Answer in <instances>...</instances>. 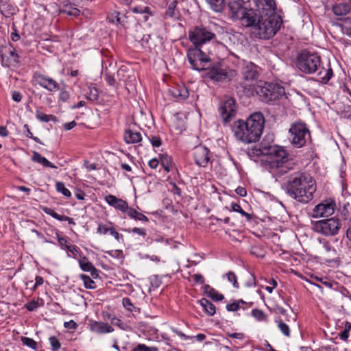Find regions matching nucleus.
Wrapping results in <instances>:
<instances>
[{"mask_svg":"<svg viewBox=\"0 0 351 351\" xmlns=\"http://www.w3.org/2000/svg\"><path fill=\"white\" fill-rule=\"evenodd\" d=\"M286 189L288 194L297 202L307 204L313 199L317 190L313 177L306 173L296 172L290 175Z\"/></svg>","mask_w":351,"mask_h":351,"instance_id":"f257e3e1","label":"nucleus"},{"mask_svg":"<svg viewBox=\"0 0 351 351\" xmlns=\"http://www.w3.org/2000/svg\"><path fill=\"white\" fill-rule=\"evenodd\" d=\"M297 66L304 73H316L317 80L324 84H326L333 76L330 64L322 63L320 56L315 52L302 51L298 57Z\"/></svg>","mask_w":351,"mask_h":351,"instance_id":"f03ea898","label":"nucleus"},{"mask_svg":"<svg viewBox=\"0 0 351 351\" xmlns=\"http://www.w3.org/2000/svg\"><path fill=\"white\" fill-rule=\"evenodd\" d=\"M265 119L261 112L251 114L247 119L236 121L232 125V132L235 137L245 143L258 141L263 133Z\"/></svg>","mask_w":351,"mask_h":351,"instance_id":"7ed1b4c3","label":"nucleus"},{"mask_svg":"<svg viewBox=\"0 0 351 351\" xmlns=\"http://www.w3.org/2000/svg\"><path fill=\"white\" fill-rule=\"evenodd\" d=\"M215 37L214 33L206 28L199 27V71H207L203 77H206L215 82H219L226 78V74L221 69L213 66L212 60L209 56V51H204V45L210 42Z\"/></svg>","mask_w":351,"mask_h":351,"instance_id":"20e7f679","label":"nucleus"},{"mask_svg":"<svg viewBox=\"0 0 351 351\" xmlns=\"http://www.w3.org/2000/svg\"><path fill=\"white\" fill-rule=\"evenodd\" d=\"M280 25L281 21L277 14L260 15L252 33L259 38L269 39L276 34Z\"/></svg>","mask_w":351,"mask_h":351,"instance_id":"39448f33","label":"nucleus"},{"mask_svg":"<svg viewBox=\"0 0 351 351\" xmlns=\"http://www.w3.org/2000/svg\"><path fill=\"white\" fill-rule=\"evenodd\" d=\"M287 160V152L282 147L274 145L268 147L263 161L268 168L274 169L282 167Z\"/></svg>","mask_w":351,"mask_h":351,"instance_id":"423d86ee","label":"nucleus"},{"mask_svg":"<svg viewBox=\"0 0 351 351\" xmlns=\"http://www.w3.org/2000/svg\"><path fill=\"white\" fill-rule=\"evenodd\" d=\"M341 227V222L336 217L322 219L312 223V230L325 237L337 235Z\"/></svg>","mask_w":351,"mask_h":351,"instance_id":"0eeeda50","label":"nucleus"},{"mask_svg":"<svg viewBox=\"0 0 351 351\" xmlns=\"http://www.w3.org/2000/svg\"><path fill=\"white\" fill-rule=\"evenodd\" d=\"M289 132V139L291 144L296 147H303L311 136L308 128L302 122L293 123Z\"/></svg>","mask_w":351,"mask_h":351,"instance_id":"6e6552de","label":"nucleus"},{"mask_svg":"<svg viewBox=\"0 0 351 351\" xmlns=\"http://www.w3.org/2000/svg\"><path fill=\"white\" fill-rule=\"evenodd\" d=\"M0 58L3 67H16L21 63L20 56L10 43L0 46Z\"/></svg>","mask_w":351,"mask_h":351,"instance_id":"1a4fd4ad","label":"nucleus"},{"mask_svg":"<svg viewBox=\"0 0 351 351\" xmlns=\"http://www.w3.org/2000/svg\"><path fill=\"white\" fill-rule=\"evenodd\" d=\"M260 98L265 103L275 101L285 94V88L277 84L269 83L260 88L258 92Z\"/></svg>","mask_w":351,"mask_h":351,"instance_id":"9d476101","label":"nucleus"},{"mask_svg":"<svg viewBox=\"0 0 351 351\" xmlns=\"http://www.w3.org/2000/svg\"><path fill=\"white\" fill-rule=\"evenodd\" d=\"M335 208L334 200L326 199L314 207L311 216L313 218L328 217L334 214Z\"/></svg>","mask_w":351,"mask_h":351,"instance_id":"9b49d317","label":"nucleus"},{"mask_svg":"<svg viewBox=\"0 0 351 351\" xmlns=\"http://www.w3.org/2000/svg\"><path fill=\"white\" fill-rule=\"evenodd\" d=\"M34 79L40 86L49 92H57L60 90V84L50 77L44 75L40 73H35Z\"/></svg>","mask_w":351,"mask_h":351,"instance_id":"f8f14e48","label":"nucleus"},{"mask_svg":"<svg viewBox=\"0 0 351 351\" xmlns=\"http://www.w3.org/2000/svg\"><path fill=\"white\" fill-rule=\"evenodd\" d=\"M221 116L225 122H228L236 112L235 102L232 98L224 101L219 108Z\"/></svg>","mask_w":351,"mask_h":351,"instance_id":"ddd939ff","label":"nucleus"},{"mask_svg":"<svg viewBox=\"0 0 351 351\" xmlns=\"http://www.w3.org/2000/svg\"><path fill=\"white\" fill-rule=\"evenodd\" d=\"M260 15H273L276 14L274 0H254Z\"/></svg>","mask_w":351,"mask_h":351,"instance_id":"4468645a","label":"nucleus"},{"mask_svg":"<svg viewBox=\"0 0 351 351\" xmlns=\"http://www.w3.org/2000/svg\"><path fill=\"white\" fill-rule=\"evenodd\" d=\"M191 41L193 43L194 47L189 49L187 51V58L194 70H197V34L195 32L189 34Z\"/></svg>","mask_w":351,"mask_h":351,"instance_id":"2eb2a0df","label":"nucleus"},{"mask_svg":"<svg viewBox=\"0 0 351 351\" xmlns=\"http://www.w3.org/2000/svg\"><path fill=\"white\" fill-rule=\"evenodd\" d=\"M205 278L200 274H199V285H203L201 289L204 295L210 298L213 301H221L224 296L223 294L219 293L213 287L208 285H204Z\"/></svg>","mask_w":351,"mask_h":351,"instance_id":"dca6fc26","label":"nucleus"},{"mask_svg":"<svg viewBox=\"0 0 351 351\" xmlns=\"http://www.w3.org/2000/svg\"><path fill=\"white\" fill-rule=\"evenodd\" d=\"M241 1L231 0L229 3V9L231 13V17L233 19L239 20L241 17H243L244 12H246L247 8L241 4Z\"/></svg>","mask_w":351,"mask_h":351,"instance_id":"f3484780","label":"nucleus"},{"mask_svg":"<svg viewBox=\"0 0 351 351\" xmlns=\"http://www.w3.org/2000/svg\"><path fill=\"white\" fill-rule=\"evenodd\" d=\"M243 17L239 19L243 25L245 27H253L257 24L258 16V14L254 9H246V12L243 13Z\"/></svg>","mask_w":351,"mask_h":351,"instance_id":"a211bd4d","label":"nucleus"},{"mask_svg":"<svg viewBox=\"0 0 351 351\" xmlns=\"http://www.w3.org/2000/svg\"><path fill=\"white\" fill-rule=\"evenodd\" d=\"M105 200L110 206L123 213H125L126 210H128V203L121 199L117 198L114 195H108L106 196Z\"/></svg>","mask_w":351,"mask_h":351,"instance_id":"6ab92c4d","label":"nucleus"},{"mask_svg":"<svg viewBox=\"0 0 351 351\" xmlns=\"http://www.w3.org/2000/svg\"><path fill=\"white\" fill-rule=\"evenodd\" d=\"M80 269L84 271L90 272L93 278H97L99 276L98 270L95 267L88 261L87 257L84 256L78 261Z\"/></svg>","mask_w":351,"mask_h":351,"instance_id":"aec40b11","label":"nucleus"},{"mask_svg":"<svg viewBox=\"0 0 351 351\" xmlns=\"http://www.w3.org/2000/svg\"><path fill=\"white\" fill-rule=\"evenodd\" d=\"M90 330L97 334H105L113 332L114 329L107 323L94 322L90 325Z\"/></svg>","mask_w":351,"mask_h":351,"instance_id":"412c9836","label":"nucleus"},{"mask_svg":"<svg viewBox=\"0 0 351 351\" xmlns=\"http://www.w3.org/2000/svg\"><path fill=\"white\" fill-rule=\"evenodd\" d=\"M242 74L245 80H252L258 77L256 66L252 63L247 64L243 69Z\"/></svg>","mask_w":351,"mask_h":351,"instance_id":"4be33fe9","label":"nucleus"},{"mask_svg":"<svg viewBox=\"0 0 351 351\" xmlns=\"http://www.w3.org/2000/svg\"><path fill=\"white\" fill-rule=\"evenodd\" d=\"M169 91L172 97L178 101L184 100L189 95L188 88L184 86L173 87Z\"/></svg>","mask_w":351,"mask_h":351,"instance_id":"5701e85b","label":"nucleus"},{"mask_svg":"<svg viewBox=\"0 0 351 351\" xmlns=\"http://www.w3.org/2000/svg\"><path fill=\"white\" fill-rule=\"evenodd\" d=\"M350 5L348 3H336L332 6V12L336 16H344L348 14L350 11Z\"/></svg>","mask_w":351,"mask_h":351,"instance_id":"b1692460","label":"nucleus"},{"mask_svg":"<svg viewBox=\"0 0 351 351\" xmlns=\"http://www.w3.org/2000/svg\"><path fill=\"white\" fill-rule=\"evenodd\" d=\"M124 140L128 144L138 143L142 140L141 134L136 131L127 130L124 134Z\"/></svg>","mask_w":351,"mask_h":351,"instance_id":"393cba45","label":"nucleus"},{"mask_svg":"<svg viewBox=\"0 0 351 351\" xmlns=\"http://www.w3.org/2000/svg\"><path fill=\"white\" fill-rule=\"evenodd\" d=\"M43 211L50 215L51 217H52L53 218L58 220V221H68V223L69 224H71V225H75V222L74 221L73 219L72 218H70L66 215H59L58 213H57L56 212H55L53 209L50 208H45L43 209Z\"/></svg>","mask_w":351,"mask_h":351,"instance_id":"a878e982","label":"nucleus"},{"mask_svg":"<svg viewBox=\"0 0 351 351\" xmlns=\"http://www.w3.org/2000/svg\"><path fill=\"white\" fill-rule=\"evenodd\" d=\"M32 160L41 164L45 167L57 168V167L53 165L46 158L42 156L39 153L34 152L32 156Z\"/></svg>","mask_w":351,"mask_h":351,"instance_id":"bb28decb","label":"nucleus"},{"mask_svg":"<svg viewBox=\"0 0 351 351\" xmlns=\"http://www.w3.org/2000/svg\"><path fill=\"white\" fill-rule=\"evenodd\" d=\"M199 302L203 310L208 315L212 316L215 313V306L209 300L203 298L199 301Z\"/></svg>","mask_w":351,"mask_h":351,"instance_id":"cd10ccee","label":"nucleus"},{"mask_svg":"<svg viewBox=\"0 0 351 351\" xmlns=\"http://www.w3.org/2000/svg\"><path fill=\"white\" fill-rule=\"evenodd\" d=\"M199 154L202 155L203 158L199 160V166L205 167L210 162V151L205 146L199 147Z\"/></svg>","mask_w":351,"mask_h":351,"instance_id":"c85d7f7f","label":"nucleus"},{"mask_svg":"<svg viewBox=\"0 0 351 351\" xmlns=\"http://www.w3.org/2000/svg\"><path fill=\"white\" fill-rule=\"evenodd\" d=\"M125 213L132 219L143 221H148V218L143 215L136 210L135 209L128 206V210H126Z\"/></svg>","mask_w":351,"mask_h":351,"instance_id":"c756f323","label":"nucleus"},{"mask_svg":"<svg viewBox=\"0 0 351 351\" xmlns=\"http://www.w3.org/2000/svg\"><path fill=\"white\" fill-rule=\"evenodd\" d=\"M36 118L38 121H40L41 122H45V123H48L50 121H53L54 122L58 121L56 117H55L52 114H46L38 110L36 111Z\"/></svg>","mask_w":351,"mask_h":351,"instance_id":"7c9ffc66","label":"nucleus"},{"mask_svg":"<svg viewBox=\"0 0 351 351\" xmlns=\"http://www.w3.org/2000/svg\"><path fill=\"white\" fill-rule=\"evenodd\" d=\"M206 2L210 5L211 8L216 11L220 12L222 10L225 0H206Z\"/></svg>","mask_w":351,"mask_h":351,"instance_id":"2f4dec72","label":"nucleus"},{"mask_svg":"<svg viewBox=\"0 0 351 351\" xmlns=\"http://www.w3.org/2000/svg\"><path fill=\"white\" fill-rule=\"evenodd\" d=\"M80 279L82 280L86 289H93L95 288V282L88 276L81 274Z\"/></svg>","mask_w":351,"mask_h":351,"instance_id":"473e14b6","label":"nucleus"},{"mask_svg":"<svg viewBox=\"0 0 351 351\" xmlns=\"http://www.w3.org/2000/svg\"><path fill=\"white\" fill-rule=\"evenodd\" d=\"M246 302L243 300H240L234 301L231 304H228L226 308L228 311H237L239 310L241 308H242L241 304H244Z\"/></svg>","mask_w":351,"mask_h":351,"instance_id":"72a5a7b5","label":"nucleus"},{"mask_svg":"<svg viewBox=\"0 0 351 351\" xmlns=\"http://www.w3.org/2000/svg\"><path fill=\"white\" fill-rule=\"evenodd\" d=\"M56 188L58 192L61 193L65 197H69L71 196V193L68 189L65 187L64 184L63 182H56Z\"/></svg>","mask_w":351,"mask_h":351,"instance_id":"f704fd0d","label":"nucleus"},{"mask_svg":"<svg viewBox=\"0 0 351 351\" xmlns=\"http://www.w3.org/2000/svg\"><path fill=\"white\" fill-rule=\"evenodd\" d=\"M231 207L232 210L241 213L243 216H245L247 221H250L252 219V215L250 213L245 212L240 205L236 203H232Z\"/></svg>","mask_w":351,"mask_h":351,"instance_id":"c9c22d12","label":"nucleus"},{"mask_svg":"<svg viewBox=\"0 0 351 351\" xmlns=\"http://www.w3.org/2000/svg\"><path fill=\"white\" fill-rule=\"evenodd\" d=\"M252 315L258 321H265L267 317L264 312L258 308L252 311Z\"/></svg>","mask_w":351,"mask_h":351,"instance_id":"e433bc0d","label":"nucleus"},{"mask_svg":"<svg viewBox=\"0 0 351 351\" xmlns=\"http://www.w3.org/2000/svg\"><path fill=\"white\" fill-rule=\"evenodd\" d=\"M278 323V327L282 332V334L286 337L290 336V330L289 326L284 323L282 320L276 321Z\"/></svg>","mask_w":351,"mask_h":351,"instance_id":"4c0bfd02","label":"nucleus"},{"mask_svg":"<svg viewBox=\"0 0 351 351\" xmlns=\"http://www.w3.org/2000/svg\"><path fill=\"white\" fill-rule=\"evenodd\" d=\"M176 6H177V1L176 0L171 1L168 5V8L166 12V14L169 17L176 16V15H177L176 12Z\"/></svg>","mask_w":351,"mask_h":351,"instance_id":"58836bf2","label":"nucleus"},{"mask_svg":"<svg viewBox=\"0 0 351 351\" xmlns=\"http://www.w3.org/2000/svg\"><path fill=\"white\" fill-rule=\"evenodd\" d=\"M86 97L91 101H97L99 98V93L96 88L90 87L89 93H86Z\"/></svg>","mask_w":351,"mask_h":351,"instance_id":"ea45409f","label":"nucleus"},{"mask_svg":"<svg viewBox=\"0 0 351 351\" xmlns=\"http://www.w3.org/2000/svg\"><path fill=\"white\" fill-rule=\"evenodd\" d=\"M21 341L24 345L27 346L29 348H31L34 350H36L37 348V343L31 338L22 337Z\"/></svg>","mask_w":351,"mask_h":351,"instance_id":"a19ab883","label":"nucleus"},{"mask_svg":"<svg viewBox=\"0 0 351 351\" xmlns=\"http://www.w3.org/2000/svg\"><path fill=\"white\" fill-rule=\"evenodd\" d=\"M224 276L227 277L228 280L232 283V285L234 288L238 289L239 287V283L237 282V278L235 274L232 271H229Z\"/></svg>","mask_w":351,"mask_h":351,"instance_id":"79ce46f5","label":"nucleus"},{"mask_svg":"<svg viewBox=\"0 0 351 351\" xmlns=\"http://www.w3.org/2000/svg\"><path fill=\"white\" fill-rule=\"evenodd\" d=\"M161 165L166 171L169 172L172 169L171 158L168 156H163L161 158Z\"/></svg>","mask_w":351,"mask_h":351,"instance_id":"37998d69","label":"nucleus"},{"mask_svg":"<svg viewBox=\"0 0 351 351\" xmlns=\"http://www.w3.org/2000/svg\"><path fill=\"white\" fill-rule=\"evenodd\" d=\"M343 32L351 36V18H346L341 25Z\"/></svg>","mask_w":351,"mask_h":351,"instance_id":"c03bdc74","label":"nucleus"},{"mask_svg":"<svg viewBox=\"0 0 351 351\" xmlns=\"http://www.w3.org/2000/svg\"><path fill=\"white\" fill-rule=\"evenodd\" d=\"M132 351H158L156 347H149L145 344H138L133 348Z\"/></svg>","mask_w":351,"mask_h":351,"instance_id":"a18cd8bd","label":"nucleus"},{"mask_svg":"<svg viewBox=\"0 0 351 351\" xmlns=\"http://www.w3.org/2000/svg\"><path fill=\"white\" fill-rule=\"evenodd\" d=\"M49 341L53 351H58L60 348L61 344L56 337H50Z\"/></svg>","mask_w":351,"mask_h":351,"instance_id":"49530a36","label":"nucleus"},{"mask_svg":"<svg viewBox=\"0 0 351 351\" xmlns=\"http://www.w3.org/2000/svg\"><path fill=\"white\" fill-rule=\"evenodd\" d=\"M65 250L69 252L74 258L80 256V250L75 245L70 244L69 245H66V248Z\"/></svg>","mask_w":351,"mask_h":351,"instance_id":"de8ad7c7","label":"nucleus"},{"mask_svg":"<svg viewBox=\"0 0 351 351\" xmlns=\"http://www.w3.org/2000/svg\"><path fill=\"white\" fill-rule=\"evenodd\" d=\"M39 306L40 305H39L38 301L32 300V301L27 302L25 304V308L29 311H33L36 310Z\"/></svg>","mask_w":351,"mask_h":351,"instance_id":"09e8293b","label":"nucleus"},{"mask_svg":"<svg viewBox=\"0 0 351 351\" xmlns=\"http://www.w3.org/2000/svg\"><path fill=\"white\" fill-rule=\"evenodd\" d=\"M132 10L134 13H149V8L147 6H135L132 8Z\"/></svg>","mask_w":351,"mask_h":351,"instance_id":"8fccbe9b","label":"nucleus"},{"mask_svg":"<svg viewBox=\"0 0 351 351\" xmlns=\"http://www.w3.org/2000/svg\"><path fill=\"white\" fill-rule=\"evenodd\" d=\"M104 78H105V80L106 81V82L108 83V84H109L110 86H116V84H117L116 80L110 73H106L104 75Z\"/></svg>","mask_w":351,"mask_h":351,"instance_id":"3c124183","label":"nucleus"},{"mask_svg":"<svg viewBox=\"0 0 351 351\" xmlns=\"http://www.w3.org/2000/svg\"><path fill=\"white\" fill-rule=\"evenodd\" d=\"M111 323L113 325L119 327L122 330L125 329V324L120 319H119L116 317H114L113 318H112Z\"/></svg>","mask_w":351,"mask_h":351,"instance_id":"603ef678","label":"nucleus"},{"mask_svg":"<svg viewBox=\"0 0 351 351\" xmlns=\"http://www.w3.org/2000/svg\"><path fill=\"white\" fill-rule=\"evenodd\" d=\"M112 226H107L106 225L99 224L98 226L97 232L101 234H106L110 232Z\"/></svg>","mask_w":351,"mask_h":351,"instance_id":"864d4df0","label":"nucleus"},{"mask_svg":"<svg viewBox=\"0 0 351 351\" xmlns=\"http://www.w3.org/2000/svg\"><path fill=\"white\" fill-rule=\"evenodd\" d=\"M57 238H58V241L59 243V245H60L62 249L65 250L66 248V245H70L68 243V241L65 237H60L58 233H57Z\"/></svg>","mask_w":351,"mask_h":351,"instance_id":"5fc2aeb1","label":"nucleus"},{"mask_svg":"<svg viewBox=\"0 0 351 351\" xmlns=\"http://www.w3.org/2000/svg\"><path fill=\"white\" fill-rule=\"evenodd\" d=\"M123 306L130 311H132L133 304L128 298H123L122 300Z\"/></svg>","mask_w":351,"mask_h":351,"instance_id":"6e6d98bb","label":"nucleus"},{"mask_svg":"<svg viewBox=\"0 0 351 351\" xmlns=\"http://www.w3.org/2000/svg\"><path fill=\"white\" fill-rule=\"evenodd\" d=\"M12 29L13 32L10 34V38L12 41L16 42V41L19 40L20 36L18 34L16 27L14 25H12Z\"/></svg>","mask_w":351,"mask_h":351,"instance_id":"4d7b16f0","label":"nucleus"},{"mask_svg":"<svg viewBox=\"0 0 351 351\" xmlns=\"http://www.w3.org/2000/svg\"><path fill=\"white\" fill-rule=\"evenodd\" d=\"M150 280H151L152 287L154 288H156V289L159 287L161 284V280L159 279L158 276H154L151 277Z\"/></svg>","mask_w":351,"mask_h":351,"instance_id":"13d9d810","label":"nucleus"},{"mask_svg":"<svg viewBox=\"0 0 351 351\" xmlns=\"http://www.w3.org/2000/svg\"><path fill=\"white\" fill-rule=\"evenodd\" d=\"M110 22L116 23L117 24H121V18L119 17V13L112 14L111 16L108 17Z\"/></svg>","mask_w":351,"mask_h":351,"instance_id":"bf43d9fd","label":"nucleus"},{"mask_svg":"<svg viewBox=\"0 0 351 351\" xmlns=\"http://www.w3.org/2000/svg\"><path fill=\"white\" fill-rule=\"evenodd\" d=\"M150 142L154 147H158L161 145V140L158 136H152Z\"/></svg>","mask_w":351,"mask_h":351,"instance_id":"052dcab7","label":"nucleus"},{"mask_svg":"<svg viewBox=\"0 0 351 351\" xmlns=\"http://www.w3.org/2000/svg\"><path fill=\"white\" fill-rule=\"evenodd\" d=\"M64 326L66 328L75 330L77 328V324L73 320H70L64 322Z\"/></svg>","mask_w":351,"mask_h":351,"instance_id":"680f3d73","label":"nucleus"},{"mask_svg":"<svg viewBox=\"0 0 351 351\" xmlns=\"http://www.w3.org/2000/svg\"><path fill=\"white\" fill-rule=\"evenodd\" d=\"M131 232L143 237L146 236V231L144 228H134Z\"/></svg>","mask_w":351,"mask_h":351,"instance_id":"e2e57ef3","label":"nucleus"},{"mask_svg":"<svg viewBox=\"0 0 351 351\" xmlns=\"http://www.w3.org/2000/svg\"><path fill=\"white\" fill-rule=\"evenodd\" d=\"M12 98L16 102H20L22 99V95L19 91H13L12 93Z\"/></svg>","mask_w":351,"mask_h":351,"instance_id":"0e129e2a","label":"nucleus"},{"mask_svg":"<svg viewBox=\"0 0 351 351\" xmlns=\"http://www.w3.org/2000/svg\"><path fill=\"white\" fill-rule=\"evenodd\" d=\"M214 345H215V342L213 341H207L204 343L202 346V351H208L210 348H213L214 347Z\"/></svg>","mask_w":351,"mask_h":351,"instance_id":"69168bd1","label":"nucleus"},{"mask_svg":"<svg viewBox=\"0 0 351 351\" xmlns=\"http://www.w3.org/2000/svg\"><path fill=\"white\" fill-rule=\"evenodd\" d=\"M36 282L34 285H33L32 290L34 291L38 286H40L43 284L44 280L43 277L37 276L36 277Z\"/></svg>","mask_w":351,"mask_h":351,"instance_id":"338daca9","label":"nucleus"},{"mask_svg":"<svg viewBox=\"0 0 351 351\" xmlns=\"http://www.w3.org/2000/svg\"><path fill=\"white\" fill-rule=\"evenodd\" d=\"M346 238L351 242V217L349 219L347 223V230L346 232Z\"/></svg>","mask_w":351,"mask_h":351,"instance_id":"774afa93","label":"nucleus"}]
</instances>
